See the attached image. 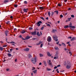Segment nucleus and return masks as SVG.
<instances>
[{"label": "nucleus", "instance_id": "f257e3e1", "mask_svg": "<svg viewBox=\"0 0 76 76\" xmlns=\"http://www.w3.org/2000/svg\"><path fill=\"white\" fill-rule=\"evenodd\" d=\"M37 57H35L31 59V61L34 63V64H35V63L37 62Z\"/></svg>", "mask_w": 76, "mask_h": 76}, {"label": "nucleus", "instance_id": "f03ea898", "mask_svg": "<svg viewBox=\"0 0 76 76\" xmlns=\"http://www.w3.org/2000/svg\"><path fill=\"white\" fill-rule=\"evenodd\" d=\"M53 37L54 39V40L56 41V42H57L58 41V39H57V37L56 36H53Z\"/></svg>", "mask_w": 76, "mask_h": 76}, {"label": "nucleus", "instance_id": "7ed1b4c3", "mask_svg": "<svg viewBox=\"0 0 76 76\" xmlns=\"http://www.w3.org/2000/svg\"><path fill=\"white\" fill-rule=\"evenodd\" d=\"M47 41L48 42H50V41H51V38L50 36H49L48 37L47 39Z\"/></svg>", "mask_w": 76, "mask_h": 76}, {"label": "nucleus", "instance_id": "20e7f679", "mask_svg": "<svg viewBox=\"0 0 76 76\" xmlns=\"http://www.w3.org/2000/svg\"><path fill=\"white\" fill-rule=\"evenodd\" d=\"M66 67L67 69H70V68L71 67V64H68Z\"/></svg>", "mask_w": 76, "mask_h": 76}, {"label": "nucleus", "instance_id": "39448f33", "mask_svg": "<svg viewBox=\"0 0 76 76\" xmlns=\"http://www.w3.org/2000/svg\"><path fill=\"white\" fill-rule=\"evenodd\" d=\"M41 23H42V21H40L37 22V26H39L41 25Z\"/></svg>", "mask_w": 76, "mask_h": 76}, {"label": "nucleus", "instance_id": "423d86ee", "mask_svg": "<svg viewBox=\"0 0 76 76\" xmlns=\"http://www.w3.org/2000/svg\"><path fill=\"white\" fill-rule=\"evenodd\" d=\"M48 63L49 64V65L50 66H51V67H53V66L52 65V64H51V61L50 60H48Z\"/></svg>", "mask_w": 76, "mask_h": 76}, {"label": "nucleus", "instance_id": "0eeeda50", "mask_svg": "<svg viewBox=\"0 0 76 76\" xmlns=\"http://www.w3.org/2000/svg\"><path fill=\"white\" fill-rule=\"evenodd\" d=\"M69 27L71 28H75V27L74 26H72V24H70L69 25Z\"/></svg>", "mask_w": 76, "mask_h": 76}, {"label": "nucleus", "instance_id": "6e6552de", "mask_svg": "<svg viewBox=\"0 0 76 76\" xmlns=\"http://www.w3.org/2000/svg\"><path fill=\"white\" fill-rule=\"evenodd\" d=\"M23 50L24 51H28L29 50V49L28 48H27L24 49Z\"/></svg>", "mask_w": 76, "mask_h": 76}, {"label": "nucleus", "instance_id": "1a4fd4ad", "mask_svg": "<svg viewBox=\"0 0 76 76\" xmlns=\"http://www.w3.org/2000/svg\"><path fill=\"white\" fill-rule=\"evenodd\" d=\"M28 9H23V11L24 12H28Z\"/></svg>", "mask_w": 76, "mask_h": 76}, {"label": "nucleus", "instance_id": "9d476101", "mask_svg": "<svg viewBox=\"0 0 76 76\" xmlns=\"http://www.w3.org/2000/svg\"><path fill=\"white\" fill-rule=\"evenodd\" d=\"M8 32H9V31H6L5 32V34L6 36H7V34H8Z\"/></svg>", "mask_w": 76, "mask_h": 76}, {"label": "nucleus", "instance_id": "9b49d317", "mask_svg": "<svg viewBox=\"0 0 76 76\" xmlns=\"http://www.w3.org/2000/svg\"><path fill=\"white\" fill-rule=\"evenodd\" d=\"M57 31V30H56V29H53V30L52 31V32H53V33H54V32H56Z\"/></svg>", "mask_w": 76, "mask_h": 76}, {"label": "nucleus", "instance_id": "f8f14e48", "mask_svg": "<svg viewBox=\"0 0 76 76\" xmlns=\"http://www.w3.org/2000/svg\"><path fill=\"white\" fill-rule=\"evenodd\" d=\"M37 70H35L34 71H33V72L34 74H36L37 73Z\"/></svg>", "mask_w": 76, "mask_h": 76}, {"label": "nucleus", "instance_id": "ddd939ff", "mask_svg": "<svg viewBox=\"0 0 76 76\" xmlns=\"http://www.w3.org/2000/svg\"><path fill=\"white\" fill-rule=\"evenodd\" d=\"M36 32H31V34L32 35H36Z\"/></svg>", "mask_w": 76, "mask_h": 76}, {"label": "nucleus", "instance_id": "4468645a", "mask_svg": "<svg viewBox=\"0 0 76 76\" xmlns=\"http://www.w3.org/2000/svg\"><path fill=\"white\" fill-rule=\"evenodd\" d=\"M37 36H38L39 37H40V34H39V32H37Z\"/></svg>", "mask_w": 76, "mask_h": 76}, {"label": "nucleus", "instance_id": "2eb2a0df", "mask_svg": "<svg viewBox=\"0 0 76 76\" xmlns=\"http://www.w3.org/2000/svg\"><path fill=\"white\" fill-rule=\"evenodd\" d=\"M25 32H26V31H25L24 30H23L21 32V33H22V34H24V33H25Z\"/></svg>", "mask_w": 76, "mask_h": 76}, {"label": "nucleus", "instance_id": "dca6fc26", "mask_svg": "<svg viewBox=\"0 0 76 76\" xmlns=\"http://www.w3.org/2000/svg\"><path fill=\"white\" fill-rule=\"evenodd\" d=\"M47 54L48 56H51V54H50V53L49 52L47 53Z\"/></svg>", "mask_w": 76, "mask_h": 76}, {"label": "nucleus", "instance_id": "f3484780", "mask_svg": "<svg viewBox=\"0 0 76 76\" xmlns=\"http://www.w3.org/2000/svg\"><path fill=\"white\" fill-rule=\"evenodd\" d=\"M54 12L56 13L57 15H58V10L55 11H54Z\"/></svg>", "mask_w": 76, "mask_h": 76}, {"label": "nucleus", "instance_id": "a211bd4d", "mask_svg": "<svg viewBox=\"0 0 76 76\" xmlns=\"http://www.w3.org/2000/svg\"><path fill=\"white\" fill-rule=\"evenodd\" d=\"M28 58H31V57H32V56H31V54H29L28 55Z\"/></svg>", "mask_w": 76, "mask_h": 76}, {"label": "nucleus", "instance_id": "6ab92c4d", "mask_svg": "<svg viewBox=\"0 0 76 76\" xmlns=\"http://www.w3.org/2000/svg\"><path fill=\"white\" fill-rule=\"evenodd\" d=\"M42 42H39L37 44V45H40V44H42Z\"/></svg>", "mask_w": 76, "mask_h": 76}, {"label": "nucleus", "instance_id": "aec40b11", "mask_svg": "<svg viewBox=\"0 0 76 76\" xmlns=\"http://www.w3.org/2000/svg\"><path fill=\"white\" fill-rule=\"evenodd\" d=\"M74 40H75V37H73L72 39L71 40V41H74Z\"/></svg>", "mask_w": 76, "mask_h": 76}, {"label": "nucleus", "instance_id": "412c9836", "mask_svg": "<svg viewBox=\"0 0 76 76\" xmlns=\"http://www.w3.org/2000/svg\"><path fill=\"white\" fill-rule=\"evenodd\" d=\"M39 8L41 10H43L44 9V7H39Z\"/></svg>", "mask_w": 76, "mask_h": 76}, {"label": "nucleus", "instance_id": "4be33fe9", "mask_svg": "<svg viewBox=\"0 0 76 76\" xmlns=\"http://www.w3.org/2000/svg\"><path fill=\"white\" fill-rule=\"evenodd\" d=\"M55 49L56 50H59V49L58 48V47H55Z\"/></svg>", "mask_w": 76, "mask_h": 76}, {"label": "nucleus", "instance_id": "5701e85b", "mask_svg": "<svg viewBox=\"0 0 76 76\" xmlns=\"http://www.w3.org/2000/svg\"><path fill=\"white\" fill-rule=\"evenodd\" d=\"M47 71H50V70H51V69L48 68H47Z\"/></svg>", "mask_w": 76, "mask_h": 76}, {"label": "nucleus", "instance_id": "b1692460", "mask_svg": "<svg viewBox=\"0 0 76 76\" xmlns=\"http://www.w3.org/2000/svg\"><path fill=\"white\" fill-rule=\"evenodd\" d=\"M58 51L56 52V54H55V56H58Z\"/></svg>", "mask_w": 76, "mask_h": 76}, {"label": "nucleus", "instance_id": "393cba45", "mask_svg": "<svg viewBox=\"0 0 76 76\" xmlns=\"http://www.w3.org/2000/svg\"><path fill=\"white\" fill-rule=\"evenodd\" d=\"M7 55L9 57H11L12 56V55L10 53H8Z\"/></svg>", "mask_w": 76, "mask_h": 76}, {"label": "nucleus", "instance_id": "a878e982", "mask_svg": "<svg viewBox=\"0 0 76 76\" xmlns=\"http://www.w3.org/2000/svg\"><path fill=\"white\" fill-rule=\"evenodd\" d=\"M63 15H60V19H61V18H63Z\"/></svg>", "mask_w": 76, "mask_h": 76}, {"label": "nucleus", "instance_id": "bb28decb", "mask_svg": "<svg viewBox=\"0 0 76 76\" xmlns=\"http://www.w3.org/2000/svg\"><path fill=\"white\" fill-rule=\"evenodd\" d=\"M0 50H1V51H3V48L2 47H0Z\"/></svg>", "mask_w": 76, "mask_h": 76}, {"label": "nucleus", "instance_id": "cd10ccee", "mask_svg": "<svg viewBox=\"0 0 76 76\" xmlns=\"http://www.w3.org/2000/svg\"><path fill=\"white\" fill-rule=\"evenodd\" d=\"M46 25H47V26H50V24H48V23H46Z\"/></svg>", "mask_w": 76, "mask_h": 76}, {"label": "nucleus", "instance_id": "c85d7f7f", "mask_svg": "<svg viewBox=\"0 0 76 76\" xmlns=\"http://www.w3.org/2000/svg\"><path fill=\"white\" fill-rule=\"evenodd\" d=\"M7 2H9V0H6L4 1V3H7Z\"/></svg>", "mask_w": 76, "mask_h": 76}, {"label": "nucleus", "instance_id": "c756f323", "mask_svg": "<svg viewBox=\"0 0 76 76\" xmlns=\"http://www.w3.org/2000/svg\"><path fill=\"white\" fill-rule=\"evenodd\" d=\"M6 23L7 24H10V21H7V22Z\"/></svg>", "mask_w": 76, "mask_h": 76}, {"label": "nucleus", "instance_id": "7c9ffc66", "mask_svg": "<svg viewBox=\"0 0 76 76\" xmlns=\"http://www.w3.org/2000/svg\"><path fill=\"white\" fill-rule=\"evenodd\" d=\"M40 19H42V20H45L44 18L43 17H41Z\"/></svg>", "mask_w": 76, "mask_h": 76}, {"label": "nucleus", "instance_id": "2f4dec72", "mask_svg": "<svg viewBox=\"0 0 76 76\" xmlns=\"http://www.w3.org/2000/svg\"><path fill=\"white\" fill-rule=\"evenodd\" d=\"M39 56H40V57H43V55L41 54H39Z\"/></svg>", "mask_w": 76, "mask_h": 76}, {"label": "nucleus", "instance_id": "473e14b6", "mask_svg": "<svg viewBox=\"0 0 76 76\" xmlns=\"http://www.w3.org/2000/svg\"><path fill=\"white\" fill-rule=\"evenodd\" d=\"M48 14L50 17V15H51V13H50V12H48Z\"/></svg>", "mask_w": 76, "mask_h": 76}, {"label": "nucleus", "instance_id": "72a5a7b5", "mask_svg": "<svg viewBox=\"0 0 76 76\" xmlns=\"http://www.w3.org/2000/svg\"><path fill=\"white\" fill-rule=\"evenodd\" d=\"M64 28H69V26H64Z\"/></svg>", "mask_w": 76, "mask_h": 76}, {"label": "nucleus", "instance_id": "f704fd0d", "mask_svg": "<svg viewBox=\"0 0 76 76\" xmlns=\"http://www.w3.org/2000/svg\"><path fill=\"white\" fill-rule=\"evenodd\" d=\"M62 45L64 46V47H65L66 46V45L63 43H62Z\"/></svg>", "mask_w": 76, "mask_h": 76}, {"label": "nucleus", "instance_id": "c9c22d12", "mask_svg": "<svg viewBox=\"0 0 76 76\" xmlns=\"http://www.w3.org/2000/svg\"><path fill=\"white\" fill-rule=\"evenodd\" d=\"M44 26H43L41 28V30H43V29H44Z\"/></svg>", "mask_w": 76, "mask_h": 76}, {"label": "nucleus", "instance_id": "e433bc0d", "mask_svg": "<svg viewBox=\"0 0 76 76\" xmlns=\"http://www.w3.org/2000/svg\"><path fill=\"white\" fill-rule=\"evenodd\" d=\"M10 44H15V43L14 42L12 41L10 42Z\"/></svg>", "mask_w": 76, "mask_h": 76}, {"label": "nucleus", "instance_id": "4c0bfd02", "mask_svg": "<svg viewBox=\"0 0 76 76\" xmlns=\"http://www.w3.org/2000/svg\"><path fill=\"white\" fill-rule=\"evenodd\" d=\"M53 15H54V12H51V15L52 16H53Z\"/></svg>", "mask_w": 76, "mask_h": 76}, {"label": "nucleus", "instance_id": "58836bf2", "mask_svg": "<svg viewBox=\"0 0 76 76\" xmlns=\"http://www.w3.org/2000/svg\"><path fill=\"white\" fill-rule=\"evenodd\" d=\"M58 6L59 7H61V5L60 4H58Z\"/></svg>", "mask_w": 76, "mask_h": 76}, {"label": "nucleus", "instance_id": "ea45409f", "mask_svg": "<svg viewBox=\"0 0 76 76\" xmlns=\"http://www.w3.org/2000/svg\"><path fill=\"white\" fill-rule=\"evenodd\" d=\"M7 45H4L3 46V47H7Z\"/></svg>", "mask_w": 76, "mask_h": 76}, {"label": "nucleus", "instance_id": "a19ab883", "mask_svg": "<svg viewBox=\"0 0 76 76\" xmlns=\"http://www.w3.org/2000/svg\"><path fill=\"white\" fill-rule=\"evenodd\" d=\"M71 18H68V21H70Z\"/></svg>", "mask_w": 76, "mask_h": 76}, {"label": "nucleus", "instance_id": "79ce46f5", "mask_svg": "<svg viewBox=\"0 0 76 76\" xmlns=\"http://www.w3.org/2000/svg\"><path fill=\"white\" fill-rule=\"evenodd\" d=\"M14 7H18V5H17V4L15 5Z\"/></svg>", "mask_w": 76, "mask_h": 76}, {"label": "nucleus", "instance_id": "37998d69", "mask_svg": "<svg viewBox=\"0 0 76 76\" xmlns=\"http://www.w3.org/2000/svg\"><path fill=\"white\" fill-rule=\"evenodd\" d=\"M27 39H29L30 38V37L29 36H28L27 37Z\"/></svg>", "mask_w": 76, "mask_h": 76}, {"label": "nucleus", "instance_id": "c03bdc74", "mask_svg": "<svg viewBox=\"0 0 76 76\" xmlns=\"http://www.w3.org/2000/svg\"><path fill=\"white\" fill-rule=\"evenodd\" d=\"M24 4H27V1H25L24 2Z\"/></svg>", "mask_w": 76, "mask_h": 76}, {"label": "nucleus", "instance_id": "a18cd8bd", "mask_svg": "<svg viewBox=\"0 0 76 76\" xmlns=\"http://www.w3.org/2000/svg\"><path fill=\"white\" fill-rule=\"evenodd\" d=\"M35 67H33L32 68V70H35Z\"/></svg>", "mask_w": 76, "mask_h": 76}, {"label": "nucleus", "instance_id": "49530a36", "mask_svg": "<svg viewBox=\"0 0 76 76\" xmlns=\"http://www.w3.org/2000/svg\"><path fill=\"white\" fill-rule=\"evenodd\" d=\"M60 66H61V65H60V64H59L57 66V67H60Z\"/></svg>", "mask_w": 76, "mask_h": 76}, {"label": "nucleus", "instance_id": "de8ad7c7", "mask_svg": "<svg viewBox=\"0 0 76 76\" xmlns=\"http://www.w3.org/2000/svg\"><path fill=\"white\" fill-rule=\"evenodd\" d=\"M71 17H72V18H74V17H75V16H74V15H71Z\"/></svg>", "mask_w": 76, "mask_h": 76}, {"label": "nucleus", "instance_id": "09e8293b", "mask_svg": "<svg viewBox=\"0 0 76 76\" xmlns=\"http://www.w3.org/2000/svg\"><path fill=\"white\" fill-rule=\"evenodd\" d=\"M9 70H10V69H6V71H7V72H8V71H9Z\"/></svg>", "mask_w": 76, "mask_h": 76}, {"label": "nucleus", "instance_id": "8fccbe9b", "mask_svg": "<svg viewBox=\"0 0 76 76\" xmlns=\"http://www.w3.org/2000/svg\"><path fill=\"white\" fill-rule=\"evenodd\" d=\"M58 58V56H56V57H54V59H56V58Z\"/></svg>", "mask_w": 76, "mask_h": 76}, {"label": "nucleus", "instance_id": "3c124183", "mask_svg": "<svg viewBox=\"0 0 76 76\" xmlns=\"http://www.w3.org/2000/svg\"><path fill=\"white\" fill-rule=\"evenodd\" d=\"M68 39H72V37H68Z\"/></svg>", "mask_w": 76, "mask_h": 76}, {"label": "nucleus", "instance_id": "603ef678", "mask_svg": "<svg viewBox=\"0 0 76 76\" xmlns=\"http://www.w3.org/2000/svg\"><path fill=\"white\" fill-rule=\"evenodd\" d=\"M45 65V66H47V63L46 62H45L44 63Z\"/></svg>", "mask_w": 76, "mask_h": 76}, {"label": "nucleus", "instance_id": "864d4df0", "mask_svg": "<svg viewBox=\"0 0 76 76\" xmlns=\"http://www.w3.org/2000/svg\"><path fill=\"white\" fill-rule=\"evenodd\" d=\"M42 46H43V44H42L41 45V47H42Z\"/></svg>", "mask_w": 76, "mask_h": 76}, {"label": "nucleus", "instance_id": "5fc2aeb1", "mask_svg": "<svg viewBox=\"0 0 76 76\" xmlns=\"http://www.w3.org/2000/svg\"><path fill=\"white\" fill-rule=\"evenodd\" d=\"M29 29H30V30H31V29H32V28L31 27H29Z\"/></svg>", "mask_w": 76, "mask_h": 76}, {"label": "nucleus", "instance_id": "6e6d98bb", "mask_svg": "<svg viewBox=\"0 0 76 76\" xmlns=\"http://www.w3.org/2000/svg\"><path fill=\"white\" fill-rule=\"evenodd\" d=\"M57 67L56 66H55L54 67V69H57Z\"/></svg>", "mask_w": 76, "mask_h": 76}, {"label": "nucleus", "instance_id": "4d7b16f0", "mask_svg": "<svg viewBox=\"0 0 76 76\" xmlns=\"http://www.w3.org/2000/svg\"><path fill=\"white\" fill-rule=\"evenodd\" d=\"M69 54H70V56H72V53L71 52H69Z\"/></svg>", "mask_w": 76, "mask_h": 76}, {"label": "nucleus", "instance_id": "13d9d810", "mask_svg": "<svg viewBox=\"0 0 76 76\" xmlns=\"http://www.w3.org/2000/svg\"><path fill=\"white\" fill-rule=\"evenodd\" d=\"M68 10H71V8H69Z\"/></svg>", "mask_w": 76, "mask_h": 76}, {"label": "nucleus", "instance_id": "bf43d9fd", "mask_svg": "<svg viewBox=\"0 0 76 76\" xmlns=\"http://www.w3.org/2000/svg\"><path fill=\"white\" fill-rule=\"evenodd\" d=\"M11 19H13V16H11L10 17Z\"/></svg>", "mask_w": 76, "mask_h": 76}, {"label": "nucleus", "instance_id": "052dcab7", "mask_svg": "<svg viewBox=\"0 0 76 76\" xmlns=\"http://www.w3.org/2000/svg\"><path fill=\"white\" fill-rule=\"evenodd\" d=\"M12 50H13V49H10V51H12Z\"/></svg>", "mask_w": 76, "mask_h": 76}, {"label": "nucleus", "instance_id": "680f3d73", "mask_svg": "<svg viewBox=\"0 0 76 76\" xmlns=\"http://www.w3.org/2000/svg\"><path fill=\"white\" fill-rule=\"evenodd\" d=\"M42 64V63L41 62H40L39 63V65H41Z\"/></svg>", "mask_w": 76, "mask_h": 76}, {"label": "nucleus", "instance_id": "e2e57ef3", "mask_svg": "<svg viewBox=\"0 0 76 76\" xmlns=\"http://www.w3.org/2000/svg\"><path fill=\"white\" fill-rule=\"evenodd\" d=\"M0 42L1 43H2H2H3V41H0Z\"/></svg>", "mask_w": 76, "mask_h": 76}, {"label": "nucleus", "instance_id": "0e129e2a", "mask_svg": "<svg viewBox=\"0 0 76 76\" xmlns=\"http://www.w3.org/2000/svg\"><path fill=\"white\" fill-rule=\"evenodd\" d=\"M66 1H67V0H64V2H66Z\"/></svg>", "mask_w": 76, "mask_h": 76}, {"label": "nucleus", "instance_id": "69168bd1", "mask_svg": "<svg viewBox=\"0 0 76 76\" xmlns=\"http://www.w3.org/2000/svg\"><path fill=\"white\" fill-rule=\"evenodd\" d=\"M59 43V42H57L56 43L57 44H58Z\"/></svg>", "mask_w": 76, "mask_h": 76}, {"label": "nucleus", "instance_id": "338daca9", "mask_svg": "<svg viewBox=\"0 0 76 76\" xmlns=\"http://www.w3.org/2000/svg\"><path fill=\"white\" fill-rule=\"evenodd\" d=\"M46 19L47 20H48V17H47L46 18Z\"/></svg>", "mask_w": 76, "mask_h": 76}, {"label": "nucleus", "instance_id": "774afa93", "mask_svg": "<svg viewBox=\"0 0 76 76\" xmlns=\"http://www.w3.org/2000/svg\"><path fill=\"white\" fill-rule=\"evenodd\" d=\"M19 37L20 38H21V37H22V35H20Z\"/></svg>", "mask_w": 76, "mask_h": 76}]
</instances>
